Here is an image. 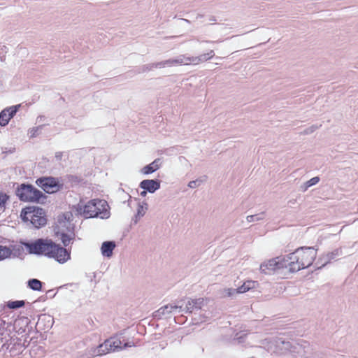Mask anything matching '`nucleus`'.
<instances>
[{"label":"nucleus","mask_w":358,"mask_h":358,"mask_svg":"<svg viewBox=\"0 0 358 358\" xmlns=\"http://www.w3.org/2000/svg\"><path fill=\"white\" fill-rule=\"evenodd\" d=\"M28 287L34 291H41L42 289V282L36 278H32L27 282Z\"/></svg>","instance_id":"24"},{"label":"nucleus","mask_w":358,"mask_h":358,"mask_svg":"<svg viewBox=\"0 0 358 358\" xmlns=\"http://www.w3.org/2000/svg\"><path fill=\"white\" fill-rule=\"evenodd\" d=\"M9 198L10 196L0 191V208L3 209V210H5L6 203Z\"/></svg>","instance_id":"32"},{"label":"nucleus","mask_w":358,"mask_h":358,"mask_svg":"<svg viewBox=\"0 0 358 358\" xmlns=\"http://www.w3.org/2000/svg\"><path fill=\"white\" fill-rule=\"evenodd\" d=\"M49 257L55 259L59 264H64L71 259V251L54 242Z\"/></svg>","instance_id":"10"},{"label":"nucleus","mask_w":358,"mask_h":358,"mask_svg":"<svg viewBox=\"0 0 358 358\" xmlns=\"http://www.w3.org/2000/svg\"><path fill=\"white\" fill-rule=\"evenodd\" d=\"M154 68H157L156 66V63L148 64L144 65L142 67V71L143 72H145V71H152Z\"/></svg>","instance_id":"35"},{"label":"nucleus","mask_w":358,"mask_h":358,"mask_svg":"<svg viewBox=\"0 0 358 358\" xmlns=\"http://www.w3.org/2000/svg\"><path fill=\"white\" fill-rule=\"evenodd\" d=\"M25 304L24 301L20 300V301H8L7 303L8 308L10 309H17L21 307H23Z\"/></svg>","instance_id":"28"},{"label":"nucleus","mask_w":358,"mask_h":358,"mask_svg":"<svg viewBox=\"0 0 358 358\" xmlns=\"http://www.w3.org/2000/svg\"><path fill=\"white\" fill-rule=\"evenodd\" d=\"M72 221L73 214L71 212L67 211L59 214L57 217L55 225L54 226L55 234L74 231V225Z\"/></svg>","instance_id":"6"},{"label":"nucleus","mask_w":358,"mask_h":358,"mask_svg":"<svg viewBox=\"0 0 358 358\" xmlns=\"http://www.w3.org/2000/svg\"><path fill=\"white\" fill-rule=\"evenodd\" d=\"M127 346L128 343L122 345V341L119 338H110L99 346L98 352L99 355H105L110 351L122 350Z\"/></svg>","instance_id":"8"},{"label":"nucleus","mask_w":358,"mask_h":358,"mask_svg":"<svg viewBox=\"0 0 358 358\" xmlns=\"http://www.w3.org/2000/svg\"><path fill=\"white\" fill-rule=\"evenodd\" d=\"M167 305H168V307L171 308V309H169L171 313H172L173 312H174L177 310H179V312H185V309H184L182 305H173V304H167Z\"/></svg>","instance_id":"33"},{"label":"nucleus","mask_w":358,"mask_h":358,"mask_svg":"<svg viewBox=\"0 0 358 358\" xmlns=\"http://www.w3.org/2000/svg\"><path fill=\"white\" fill-rule=\"evenodd\" d=\"M205 42H206V43H213L212 41H206Z\"/></svg>","instance_id":"46"},{"label":"nucleus","mask_w":358,"mask_h":358,"mask_svg":"<svg viewBox=\"0 0 358 358\" xmlns=\"http://www.w3.org/2000/svg\"><path fill=\"white\" fill-rule=\"evenodd\" d=\"M40 322H41V319H39V320H38V322L37 324H38V325H39V324H40Z\"/></svg>","instance_id":"45"},{"label":"nucleus","mask_w":358,"mask_h":358,"mask_svg":"<svg viewBox=\"0 0 358 358\" xmlns=\"http://www.w3.org/2000/svg\"><path fill=\"white\" fill-rule=\"evenodd\" d=\"M209 20L210 22H215L216 21V18L214 16H210V17L209 18Z\"/></svg>","instance_id":"41"},{"label":"nucleus","mask_w":358,"mask_h":358,"mask_svg":"<svg viewBox=\"0 0 358 358\" xmlns=\"http://www.w3.org/2000/svg\"><path fill=\"white\" fill-rule=\"evenodd\" d=\"M207 177L206 176L199 178L195 180H192L189 182L188 187L189 188L194 189L199 186H200L203 182H206Z\"/></svg>","instance_id":"26"},{"label":"nucleus","mask_w":358,"mask_h":358,"mask_svg":"<svg viewBox=\"0 0 358 358\" xmlns=\"http://www.w3.org/2000/svg\"><path fill=\"white\" fill-rule=\"evenodd\" d=\"M11 255V250L6 247L0 245V261L8 258Z\"/></svg>","instance_id":"29"},{"label":"nucleus","mask_w":358,"mask_h":358,"mask_svg":"<svg viewBox=\"0 0 358 358\" xmlns=\"http://www.w3.org/2000/svg\"><path fill=\"white\" fill-rule=\"evenodd\" d=\"M62 157V152H57L55 153V158L57 160H58V161L61 160Z\"/></svg>","instance_id":"39"},{"label":"nucleus","mask_w":358,"mask_h":358,"mask_svg":"<svg viewBox=\"0 0 358 358\" xmlns=\"http://www.w3.org/2000/svg\"><path fill=\"white\" fill-rule=\"evenodd\" d=\"M22 221L29 222L35 228L39 229L47 223L45 210L39 207L29 206L23 208L20 213Z\"/></svg>","instance_id":"3"},{"label":"nucleus","mask_w":358,"mask_h":358,"mask_svg":"<svg viewBox=\"0 0 358 358\" xmlns=\"http://www.w3.org/2000/svg\"><path fill=\"white\" fill-rule=\"evenodd\" d=\"M20 107V105L19 104V105H15V106H13L5 108V110H8V119L10 120L15 115V114L17 112V110H19Z\"/></svg>","instance_id":"31"},{"label":"nucleus","mask_w":358,"mask_h":358,"mask_svg":"<svg viewBox=\"0 0 358 358\" xmlns=\"http://www.w3.org/2000/svg\"><path fill=\"white\" fill-rule=\"evenodd\" d=\"M320 181V178L316 176L313 177L309 180H308L306 182L303 184V186H301V188H303V191H306L307 189L313 185H316Z\"/></svg>","instance_id":"30"},{"label":"nucleus","mask_w":358,"mask_h":358,"mask_svg":"<svg viewBox=\"0 0 358 358\" xmlns=\"http://www.w3.org/2000/svg\"><path fill=\"white\" fill-rule=\"evenodd\" d=\"M282 345L284 349L289 350L291 353H297L301 357H306L307 352L305 348L308 347V343L306 341H303L302 343H296L292 345L289 341H282Z\"/></svg>","instance_id":"12"},{"label":"nucleus","mask_w":358,"mask_h":358,"mask_svg":"<svg viewBox=\"0 0 358 358\" xmlns=\"http://www.w3.org/2000/svg\"><path fill=\"white\" fill-rule=\"evenodd\" d=\"M178 64H185L187 65V57L184 55H180L176 59H169L163 62H156V66L161 68H164L165 66H172Z\"/></svg>","instance_id":"14"},{"label":"nucleus","mask_w":358,"mask_h":358,"mask_svg":"<svg viewBox=\"0 0 358 358\" xmlns=\"http://www.w3.org/2000/svg\"><path fill=\"white\" fill-rule=\"evenodd\" d=\"M116 246V244L113 241H108L103 242L101 251L103 257L110 258L113 256V252Z\"/></svg>","instance_id":"17"},{"label":"nucleus","mask_w":358,"mask_h":358,"mask_svg":"<svg viewBox=\"0 0 358 358\" xmlns=\"http://www.w3.org/2000/svg\"><path fill=\"white\" fill-rule=\"evenodd\" d=\"M287 267L285 257H278L275 259H269L267 262H263L260 265V270L262 273L270 275L275 270H279Z\"/></svg>","instance_id":"7"},{"label":"nucleus","mask_w":358,"mask_h":358,"mask_svg":"<svg viewBox=\"0 0 358 358\" xmlns=\"http://www.w3.org/2000/svg\"><path fill=\"white\" fill-rule=\"evenodd\" d=\"M182 20L185 21L187 23H190V21L189 20H187V19L182 18Z\"/></svg>","instance_id":"43"},{"label":"nucleus","mask_w":358,"mask_h":358,"mask_svg":"<svg viewBox=\"0 0 358 358\" xmlns=\"http://www.w3.org/2000/svg\"><path fill=\"white\" fill-rule=\"evenodd\" d=\"M317 256V250L313 247H301L285 257L287 267L290 272H296L312 265Z\"/></svg>","instance_id":"1"},{"label":"nucleus","mask_w":358,"mask_h":358,"mask_svg":"<svg viewBox=\"0 0 358 358\" xmlns=\"http://www.w3.org/2000/svg\"><path fill=\"white\" fill-rule=\"evenodd\" d=\"M54 242L50 239L38 238L36 241L25 245L29 253L44 255L49 257Z\"/></svg>","instance_id":"5"},{"label":"nucleus","mask_w":358,"mask_h":358,"mask_svg":"<svg viewBox=\"0 0 358 358\" xmlns=\"http://www.w3.org/2000/svg\"><path fill=\"white\" fill-rule=\"evenodd\" d=\"M225 295L227 296H233L235 294H238L237 292V288H228L224 289Z\"/></svg>","instance_id":"36"},{"label":"nucleus","mask_w":358,"mask_h":358,"mask_svg":"<svg viewBox=\"0 0 358 358\" xmlns=\"http://www.w3.org/2000/svg\"><path fill=\"white\" fill-rule=\"evenodd\" d=\"M161 166V159L159 158L155 159L152 163L148 165L145 166L141 170V172L144 175H149L157 170H158Z\"/></svg>","instance_id":"19"},{"label":"nucleus","mask_w":358,"mask_h":358,"mask_svg":"<svg viewBox=\"0 0 358 358\" xmlns=\"http://www.w3.org/2000/svg\"><path fill=\"white\" fill-rule=\"evenodd\" d=\"M257 284V282L256 281L248 280L237 288V292L238 294L245 293L250 289H254Z\"/></svg>","instance_id":"22"},{"label":"nucleus","mask_w":358,"mask_h":358,"mask_svg":"<svg viewBox=\"0 0 358 358\" xmlns=\"http://www.w3.org/2000/svg\"><path fill=\"white\" fill-rule=\"evenodd\" d=\"M11 340L10 331L0 327V350L1 349H8L9 347L8 341Z\"/></svg>","instance_id":"18"},{"label":"nucleus","mask_w":358,"mask_h":358,"mask_svg":"<svg viewBox=\"0 0 358 358\" xmlns=\"http://www.w3.org/2000/svg\"><path fill=\"white\" fill-rule=\"evenodd\" d=\"M343 255L342 248H338L334 250L331 252H328L322 254L318 259L316 264H321V266L317 268H321L328 264H330L332 261H336L339 259V257Z\"/></svg>","instance_id":"11"},{"label":"nucleus","mask_w":358,"mask_h":358,"mask_svg":"<svg viewBox=\"0 0 358 358\" xmlns=\"http://www.w3.org/2000/svg\"><path fill=\"white\" fill-rule=\"evenodd\" d=\"M161 187V181L157 179H145L139 184V187L153 194Z\"/></svg>","instance_id":"13"},{"label":"nucleus","mask_w":358,"mask_h":358,"mask_svg":"<svg viewBox=\"0 0 358 358\" xmlns=\"http://www.w3.org/2000/svg\"><path fill=\"white\" fill-rule=\"evenodd\" d=\"M215 56V52L213 50H210L207 53L201 54L197 57H187V64H198L199 63H202L204 62H206L211 58H213Z\"/></svg>","instance_id":"15"},{"label":"nucleus","mask_w":358,"mask_h":358,"mask_svg":"<svg viewBox=\"0 0 358 358\" xmlns=\"http://www.w3.org/2000/svg\"><path fill=\"white\" fill-rule=\"evenodd\" d=\"M143 205H141L139 204L138 205V211H137V214H136V217L137 216H143L144 215V213L145 212H143Z\"/></svg>","instance_id":"38"},{"label":"nucleus","mask_w":358,"mask_h":358,"mask_svg":"<svg viewBox=\"0 0 358 358\" xmlns=\"http://www.w3.org/2000/svg\"><path fill=\"white\" fill-rule=\"evenodd\" d=\"M203 17V15H202V14H198V15H196V19H199V18H201V17Z\"/></svg>","instance_id":"42"},{"label":"nucleus","mask_w":358,"mask_h":358,"mask_svg":"<svg viewBox=\"0 0 358 358\" xmlns=\"http://www.w3.org/2000/svg\"><path fill=\"white\" fill-rule=\"evenodd\" d=\"M143 204H144V205H145V209H147V208H148V204H147L146 203H144Z\"/></svg>","instance_id":"44"},{"label":"nucleus","mask_w":358,"mask_h":358,"mask_svg":"<svg viewBox=\"0 0 358 358\" xmlns=\"http://www.w3.org/2000/svg\"><path fill=\"white\" fill-rule=\"evenodd\" d=\"M266 213L265 212H261L255 215H248L246 217V220L248 222H258L263 220L265 218Z\"/></svg>","instance_id":"25"},{"label":"nucleus","mask_w":358,"mask_h":358,"mask_svg":"<svg viewBox=\"0 0 358 358\" xmlns=\"http://www.w3.org/2000/svg\"><path fill=\"white\" fill-rule=\"evenodd\" d=\"M8 110L3 109L0 113V125L2 127L6 126L10 121V119H8Z\"/></svg>","instance_id":"27"},{"label":"nucleus","mask_w":358,"mask_h":358,"mask_svg":"<svg viewBox=\"0 0 358 358\" xmlns=\"http://www.w3.org/2000/svg\"><path fill=\"white\" fill-rule=\"evenodd\" d=\"M36 183L48 194L54 193L59 189V181L57 178L53 177H42L38 178Z\"/></svg>","instance_id":"9"},{"label":"nucleus","mask_w":358,"mask_h":358,"mask_svg":"<svg viewBox=\"0 0 358 358\" xmlns=\"http://www.w3.org/2000/svg\"><path fill=\"white\" fill-rule=\"evenodd\" d=\"M30 320L27 317H22L18 320H17L15 322V327L17 326H24V328H22V327H20V329L17 331V332L20 334L22 333H24L26 331V328L28 327V324H29Z\"/></svg>","instance_id":"23"},{"label":"nucleus","mask_w":358,"mask_h":358,"mask_svg":"<svg viewBox=\"0 0 358 358\" xmlns=\"http://www.w3.org/2000/svg\"><path fill=\"white\" fill-rule=\"evenodd\" d=\"M107 202L101 199H92L83 207V214L86 218L101 217L106 219L110 216V212L106 209Z\"/></svg>","instance_id":"4"},{"label":"nucleus","mask_w":358,"mask_h":358,"mask_svg":"<svg viewBox=\"0 0 358 358\" xmlns=\"http://www.w3.org/2000/svg\"><path fill=\"white\" fill-rule=\"evenodd\" d=\"M41 128H42V126H39V127H34V128L31 129L29 131L30 138L36 137L38 129H40Z\"/></svg>","instance_id":"37"},{"label":"nucleus","mask_w":358,"mask_h":358,"mask_svg":"<svg viewBox=\"0 0 358 358\" xmlns=\"http://www.w3.org/2000/svg\"><path fill=\"white\" fill-rule=\"evenodd\" d=\"M321 127V124L317 126V125H312L311 127L306 129L303 132L302 134H312L313 132H314L316 129H317L318 128H320Z\"/></svg>","instance_id":"34"},{"label":"nucleus","mask_w":358,"mask_h":358,"mask_svg":"<svg viewBox=\"0 0 358 358\" xmlns=\"http://www.w3.org/2000/svg\"><path fill=\"white\" fill-rule=\"evenodd\" d=\"M171 308L168 307V305L164 306L157 310H156L155 312H154L153 317L157 320H160L164 317H167L171 314V312L169 310V309Z\"/></svg>","instance_id":"21"},{"label":"nucleus","mask_w":358,"mask_h":358,"mask_svg":"<svg viewBox=\"0 0 358 358\" xmlns=\"http://www.w3.org/2000/svg\"><path fill=\"white\" fill-rule=\"evenodd\" d=\"M148 191H146V190H144V189H143V191H142V192H141V196H145L147 195V193H148Z\"/></svg>","instance_id":"40"},{"label":"nucleus","mask_w":358,"mask_h":358,"mask_svg":"<svg viewBox=\"0 0 358 358\" xmlns=\"http://www.w3.org/2000/svg\"><path fill=\"white\" fill-rule=\"evenodd\" d=\"M204 299L199 298L195 299H189L184 307L185 313H192L194 310H199L203 305Z\"/></svg>","instance_id":"16"},{"label":"nucleus","mask_w":358,"mask_h":358,"mask_svg":"<svg viewBox=\"0 0 358 358\" xmlns=\"http://www.w3.org/2000/svg\"><path fill=\"white\" fill-rule=\"evenodd\" d=\"M16 195L22 201L44 203L47 196L31 184L22 183L17 185Z\"/></svg>","instance_id":"2"},{"label":"nucleus","mask_w":358,"mask_h":358,"mask_svg":"<svg viewBox=\"0 0 358 358\" xmlns=\"http://www.w3.org/2000/svg\"><path fill=\"white\" fill-rule=\"evenodd\" d=\"M55 236L61 239L64 247H67L71 243V241L74 238L75 234L74 231L69 233L62 232L55 234Z\"/></svg>","instance_id":"20"}]
</instances>
